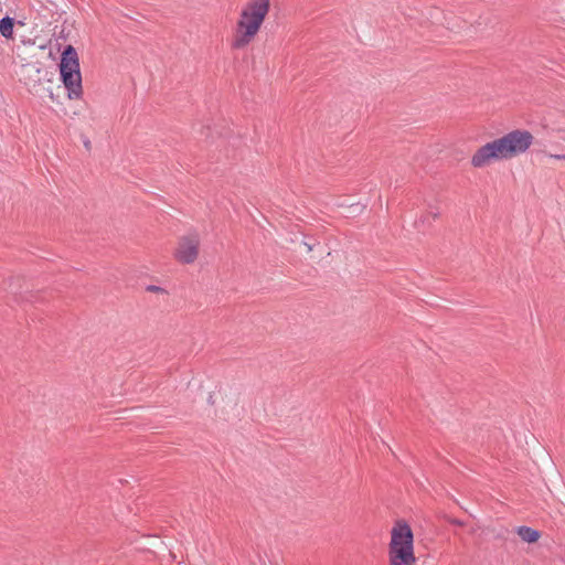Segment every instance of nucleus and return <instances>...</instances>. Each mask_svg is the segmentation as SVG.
Masks as SVG:
<instances>
[{"mask_svg": "<svg viewBox=\"0 0 565 565\" xmlns=\"http://www.w3.org/2000/svg\"><path fill=\"white\" fill-rule=\"evenodd\" d=\"M511 159L503 136L487 142L480 147L471 157V166L473 168H483L492 160H507Z\"/></svg>", "mask_w": 565, "mask_h": 565, "instance_id": "nucleus-4", "label": "nucleus"}, {"mask_svg": "<svg viewBox=\"0 0 565 565\" xmlns=\"http://www.w3.org/2000/svg\"><path fill=\"white\" fill-rule=\"evenodd\" d=\"M270 0H250L241 12L232 42L235 50L247 46L258 33L268 11Z\"/></svg>", "mask_w": 565, "mask_h": 565, "instance_id": "nucleus-1", "label": "nucleus"}, {"mask_svg": "<svg viewBox=\"0 0 565 565\" xmlns=\"http://www.w3.org/2000/svg\"><path fill=\"white\" fill-rule=\"evenodd\" d=\"M60 77L70 99H79L83 95L82 75L78 54L71 44L66 45L61 55Z\"/></svg>", "mask_w": 565, "mask_h": 565, "instance_id": "nucleus-3", "label": "nucleus"}, {"mask_svg": "<svg viewBox=\"0 0 565 565\" xmlns=\"http://www.w3.org/2000/svg\"><path fill=\"white\" fill-rule=\"evenodd\" d=\"M551 158L556 160H565V154H551Z\"/></svg>", "mask_w": 565, "mask_h": 565, "instance_id": "nucleus-12", "label": "nucleus"}, {"mask_svg": "<svg viewBox=\"0 0 565 565\" xmlns=\"http://www.w3.org/2000/svg\"><path fill=\"white\" fill-rule=\"evenodd\" d=\"M146 290L151 291V292H163L164 291L163 288H161L159 286H154V285L147 286Z\"/></svg>", "mask_w": 565, "mask_h": 565, "instance_id": "nucleus-9", "label": "nucleus"}, {"mask_svg": "<svg viewBox=\"0 0 565 565\" xmlns=\"http://www.w3.org/2000/svg\"><path fill=\"white\" fill-rule=\"evenodd\" d=\"M516 533L526 543H535L541 537L540 531L525 525L519 526Z\"/></svg>", "mask_w": 565, "mask_h": 565, "instance_id": "nucleus-7", "label": "nucleus"}, {"mask_svg": "<svg viewBox=\"0 0 565 565\" xmlns=\"http://www.w3.org/2000/svg\"><path fill=\"white\" fill-rule=\"evenodd\" d=\"M15 20L9 15L0 19V34L6 39L13 38V29H14Z\"/></svg>", "mask_w": 565, "mask_h": 565, "instance_id": "nucleus-8", "label": "nucleus"}, {"mask_svg": "<svg viewBox=\"0 0 565 565\" xmlns=\"http://www.w3.org/2000/svg\"><path fill=\"white\" fill-rule=\"evenodd\" d=\"M303 244L307 247L308 252H311L315 247V243L305 242Z\"/></svg>", "mask_w": 565, "mask_h": 565, "instance_id": "nucleus-11", "label": "nucleus"}, {"mask_svg": "<svg viewBox=\"0 0 565 565\" xmlns=\"http://www.w3.org/2000/svg\"><path fill=\"white\" fill-rule=\"evenodd\" d=\"M84 146L86 149H89L90 148V141L89 140H85L84 141Z\"/></svg>", "mask_w": 565, "mask_h": 565, "instance_id": "nucleus-13", "label": "nucleus"}, {"mask_svg": "<svg viewBox=\"0 0 565 565\" xmlns=\"http://www.w3.org/2000/svg\"><path fill=\"white\" fill-rule=\"evenodd\" d=\"M511 158L525 152L533 142V136L527 130L515 129L503 136Z\"/></svg>", "mask_w": 565, "mask_h": 565, "instance_id": "nucleus-6", "label": "nucleus"}, {"mask_svg": "<svg viewBox=\"0 0 565 565\" xmlns=\"http://www.w3.org/2000/svg\"><path fill=\"white\" fill-rule=\"evenodd\" d=\"M434 218L438 217L439 213L438 212H435L431 214Z\"/></svg>", "mask_w": 565, "mask_h": 565, "instance_id": "nucleus-14", "label": "nucleus"}, {"mask_svg": "<svg viewBox=\"0 0 565 565\" xmlns=\"http://www.w3.org/2000/svg\"><path fill=\"white\" fill-rule=\"evenodd\" d=\"M200 237L198 233H190L179 239L174 257L181 264H192L199 255Z\"/></svg>", "mask_w": 565, "mask_h": 565, "instance_id": "nucleus-5", "label": "nucleus"}, {"mask_svg": "<svg viewBox=\"0 0 565 565\" xmlns=\"http://www.w3.org/2000/svg\"><path fill=\"white\" fill-rule=\"evenodd\" d=\"M390 565H415L414 534L409 524L397 520L391 531Z\"/></svg>", "mask_w": 565, "mask_h": 565, "instance_id": "nucleus-2", "label": "nucleus"}, {"mask_svg": "<svg viewBox=\"0 0 565 565\" xmlns=\"http://www.w3.org/2000/svg\"><path fill=\"white\" fill-rule=\"evenodd\" d=\"M448 522L452 525H457V526H463L465 525V522L459 520V519H456V518H449L448 519Z\"/></svg>", "mask_w": 565, "mask_h": 565, "instance_id": "nucleus-10", "label": "nucleus"}]
</instances>
